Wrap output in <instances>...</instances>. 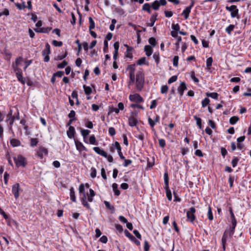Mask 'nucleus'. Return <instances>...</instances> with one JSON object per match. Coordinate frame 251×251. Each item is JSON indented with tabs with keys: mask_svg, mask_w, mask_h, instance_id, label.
Masks as SVG:
<instances>
[{
	"mask_svg": "<svg viewBox=\"0 0 251 251\" xmlns=\"http://www.w3.org/2000/svg\"><path fill=\"white\" fill-rule=\"evenodd\" d=\"M194 118L196 121L197 125L199 126L200 129H201L202 125H201V120L200 118L198 117L197 116H194Z\"/></svg>",
	"mask_w": 251,
	"mask_h": 251,
	"instance_id": "32",
	"label": "nucleus"
},
{
	"mask_svg": "<svg viewBox=\"0 0 251 251\" xmlns=\"http://www.w3.org/2000/svg\"><path fill=\"white\" fill-rule=\"evenodd\" d=\"M239 161V159L236 157H234L231 161L232 166L233 167H235Z\"/></svg>",
	"mask_w": 251,
	"mask_h": 251,
	"instance_id": "51",
	"label": "nucleus"
},
{
	"mask_svg": "<svg viewBox=\"0 0 251 251\" xmlns=\"http://www.w3.org/2000/svg\"><path fill=\"white\" fill-rule=\"evenodd\" d=\"M126 70L129 71V75H135L134 72L135 70V65L131 64L128 65L126 68Z\"/></svg>",
	"mask_w": 251,
	"mask_h": 251,
	"instance_id": "20",
	"label": "nucleus"
},
{
	"mask_svg": "<svg viewBox=\"0 0 251 251\" xmlns=\"http://www.w3.org/2000/svg\"><path fill=\"white\" fill-rule=\"evenodd\" d=\"M172 27L175 31H179L180 26L178 24H172Z\"/></svg>",
	"mask_w": 251,
	"mask_h": 251,
	"instance_id": "56",
	"label": "nucleus"
},
{
	"mask_svg": "<svg viewBox=\"0 0 251 251\" xmlns=\"http://www.w3.org/2000/svg\"><path fill=\"white\" fill-rule=\"evenodd\" d=\"M196 212V209L194 207H191L188 211L186 212V217L188 221L191 223L193 222L195 219L196 217L195 213Z\"/></svg>",
	"mask_w": 251,
	"mask_h": 251,
	"instance_id": "4",
	"label": "nucleus"
},
{
	"mask_svg": "<svg viewBox=\"0 0 251 251\" xmlns=\"http://www.w3.org/2000/svg\"><path fill=\"white\" fill-rule=\"evenodd\" d=\"M164 189L166 190L167 197L169 201L172 200V193L170 189H169V186L167 188L166 187H164Z\"/></svg>",
	"mask_w": 251,
	"mask_h": 251,
	"instance_id": "28",
	"label": "nucleus"
},
{
	"mask_svg": "<svg viewBox=\"0 0 251 251\" xmlns=\"http://www.w3.org/2000/svg\"><path fill=\"white\" fill-rule=\"evenodd\" d=\"M213 59L211 57L208 58L206 60V66L209 68L212 66Z\"/></svg>",
	"mask_w": 251,
	"mask_h": 251,
	"instance_id": "49",
	"label": "nucleus"
},
{
	"mask_svg": "<svg viewBox=\"0 0 251 251\" xmlns=\"http://www.w3.org/2000/svg\"><path fill=\"white\" fill-rule=\"evenodd\" d=\"M38 143V139L37 138H31L30 139V146L31 147L36 146Z\"/></svg>",
	"mask_w": 251,
	"mask_h": 251,
	"instance_id": "39",
	"label": "nucleus"
},
{
	"mask_svg": "<svg viewBox=\"0 0 251 251\" xmlns=\"http://www.w3.org/2000/svg\"><path fill=\"white\" fill-rule=\"evenodd\" d=\"M168 90V87L166 85L162 86L161 88V93L162 94H165L167 93Z\"/></svg>",
	"mask_w": 251,
	"mask_h": 251,
	"instance_id": "58",
	"label": "nucleus"
},
{
	"mask_svg": "<svg viewBox=\"0 0 251 251\" xmlns=\"http://www.w3.org/2000/svg\"><path fill=\"white\" fill-rule=\"evenodd\" d=\"M164 183L165 187L167 188L169 186V176L167 172H166L164 174Z\"/></svg>",
	"mask_w": 251,
	"mask_h": 251,
	"instance_id": "27",
	"label": "nucleus"
},
{
	"mask_svg": "<svg viewBox=\"0 0 251 251\" xmlns=\"http://www.w3.org/2000/svg\"><path fill=\"white\" fill-rule=\"evenodd\" d=\"M15 5L20 10H22L26 7V6L25 5V2H23L22 4H20L19 3H15Z\"/></svg>",
	"mask_w": 251,
	"mask_h": 251,
	"instance_id": "40",
	"label": "nucleus"
},
{
	"mask_svg": "<svg viewBox=\"0 0 251 251\" xmlns=\"http://www.w3.org/2000/svg\"><path fill=\"white\" fill-rule=\"evenodd\" d=\"M13 117V116H12V109H10V111L7 115V118L5 120V122L7 123Z\"/></svg>",
	"mask_w": 251,
	"mask_h": 251,
	"instance_id": "55",
	"label": "nucleus"
},
{
	"mask_svg": "<svg viewBox=\"0 0 251 251\" xmlns=\"http://www.w3.org/2000/svg\"><path fill=\"white\" fill-rule=\"evenodd\" d=\"M157 14L156 13H155L154 14H152L150 18V23L148 24V26L150 27H152L153 26L155 22L157 20Z\"/></svg>",
	"mask_w": 251,
	"mask_h": 251,
	"instance_id": "14",
	"label": "nucleus"
},
{
	"mask_svg": "<svg viewBox=\"0 0 251 251\" xmlns=\"http://www.w3.org/2000/svg\"><path fill=\"white\" fill-rule=\"evenodd\" d=\"M129 99L130 101H135L136 102H142L144 101L142 97L138 94L130 95Z\"/></svg>",
	"mask_w": 251,
	"mask_h": 251,
	"instance_id": "8",
	"label": "nucleus"
},
{
	"mask_svg": "<svg viewBox=\"0 0 251 251\" xmlns=\"http://www.w3.org/2000/svg\"><path fill=\"white\" fill-rule=\"evenodd\" d=\"M151 5L150 3H146L142 6V10L148 12L149 13H151Z\"/></svg>",
	"mask_w": 251,
	"mask_h": 251,
	"instance_id": "22",
	"label": "nucleus"
},
{
	"mask_svg": "<svg viewBox=\"0 0 251 251\" xmlns=\"http://www.w3.org/2000/svg\"><path fill=\"white\" fill-rule=\"evenodd\" d=\"M227 238V234L226 233V232H224L222 238V246L223 249L224 251H225L226 250V242Z\"/></svg>",
	"mask_w": 251,
	"mask_h": 251,
	"instance_id": "17",
	"label": "nucleus"
},
{
	"mask_svg": "<svg viewBox=\"0 0 251 251\" xmlns=\"http://www.w3.org/2000/svg\"><path fill=\"white\" fill-rule=\"evenodd\" d=\"M148 122L150 126L153 128L155 124V122H154L151 118H148Z\"/></svg>",
	"mask_w": 251,
	"mask_h": 251,
	"instance_id": "64",
	"label": "nucleus"
},
{
	"mask_svg": "<svg viewBox=\"0 0 251 251\" xmlns=\"http://www.w3.org/2000/svg\"><path fill=\"white\" fill-rule=\"evenodd\" d=\"M179 57L178 56H175L173 59V65L175 67H177L178 66V62Z\"/></svg>",
	"mask_w": 251,
	"mask_h": 251,
	"instance_id": "52",
	"label": "nucleus"
},
{
	"mask_svg": "<svg viewBox=\"0 0 251 251\" xmlns=\"http://www.w3.org/2000/svg\"><path fill=\"white\" fill-rule=\"evenodd\" d=\"M67 55V52L66 51L65 53L63 55H57L55 57V59L56 60H61L64 59V58H65Z\"/></svg>",
	"mask_w": 251,
	"mask_h": 251,
	"instance_id": "53",
	"label": "nucleus"
},
{
	"mask_svg": "<svg viewBox=\"0 0 251 251\" xmlns=\"http://www.w3.org/2000/svg\"><path fill=\"white\" fill-rule=\"evenodd\" d=\"M125 235L128 237L131 241L134 242L137 246L140 245V242L139 240H137L134 236L131 235L130 232L126 229L124 231Z\"/></svg>",
	"mask_w": 251,
	"mask_h": 251,
	"instance_id": "9",
	"label": "nucleus"
},
{
	"mask_svg": "<svg viewBox=\"0 0 251 251\" xmlns=\"http://www.w3.org/2000/svg\"><path fill=\"white\" fill-rule=\"evenodd\" d=\"M234 25H230L228 26H227L226 28V31L227 32V33L230 35L232 31L234 29Z\"/></svg>",
	"mask_w": 251,
	"mask_h": 251,
	"instance_id": "35",
	"label": "nucleus"
},
{
	"mask_svg": "<svg viewBox=\"0 0 251 251\" xmlns=\"http://www.w3.org/2000/svg\"><path fill=\"white\" fill-rule=\"evenodd\" d=\"M89 22L90 23L89 29V30H91L95 28V22H94V20H93L92 18L91 17H90L89 18Z\"/></svg>",
	"mask_w": 251,
	"mask_h": 251,
	"instance_id": "30",
	"label": "nucleus"
},
{
	"mask_svg": "<svg viewBox=\"0 0 251 251\" xmlns=\"http://www.w3.org/2000/svg\"><path fill=\"white\" fill-rule=\"evenodd\" d=\"M90 133V131L87 129H82L81 131V135L84 138V141L86 143H88V142L85 140V139Z\"/></svg>",
	"mask_w": 251,
	"mask_h": 251,
	"instance_id": "25",
	"label": "nucleus"
},
{
	"mask_svg": "<svg viewBox=\"0 0 251 251\" xmlns=\"http://www.w3.org/2000/svg\"><path fill=\"white\" fill-rule=\"evenodd\" d=\"M236 8H237V7L236 5H232L230 6H226V9L227 10L232 12V11H234Z\"/></svg>",
	"mask_w": 251,
	"mask_h": 251,
	"instance_id": "59",
	"label": "nucleus"
},
{
	"mask_svg": "<svg viewBox=\"0 0 251 251\" xmlns=\"http://www.w3.org/2000/svg\"><path fill=\"white\" fill-rule=\"evenodd\" d=\"M51 29V27H46V28H41L39 29V32L42 33H49L50 30Z\"/></svg>",
	"mask_w": 251,
	"mask_h": 251,
	"instance_id": "42",
	"label": "nucleus"
},
{
	"mask_svg": "<svg viewBox=\"0 0 251 251\" xmlns=\"http://www.w3.org/2000/svg\"><path fill=\"white\" fill-rule=\"evenodd\" d=\"M177 77L176 75H173L172 76H171L169 79L168 80V83L169 84H171L173 82H175L177 80Z\"/></svg>",
	"mask_w": 251,
	"mask_h": 251,
	"instance_id": "50",
	"label": "nucleus"
},
{
	"mask_svg": "<svg viewBox=\"0 0 251 251\" xmlns=\"http://www.w3.org/2000/svg\"><path fill=\"white\" fill-rule=\"evenodd\" d=\"M191 10V7H187L181 13V15H184L185 20L189 18Z\"/></svg>",
	"mask_w": 251,
	"mask_h": 251,
	"instance_id": "15",
	"label": "nucleus"
},
{
	"mask_svg": "<svg viewBox=\"0 0 251 251\" xmlns=\"http://www.w3.org/2000/svg\"><path fill=\"white\" fill-rule=\"evenodd\" d=\"M149 42L152 47H155L156 44V41L154 37L150 38L149 39Z\"/></svg>",
	"mask_w": 251,
	"mask_h": 251,
	"instance_id": "38",
	"label": "nucleus"
},
{
	"mask_svg": "<svg viewBox=\"0 0 251 251\" xmlns=\"http://www.w3.org/2000/svg\"><path fill=\"white\" fill-rule=\"evenodd\" d=\"M238 9L236 8L234 11L231 12V16L232 18L236 17L237 19H239V16L238 15Z\"/></svg>",
	"mask_w": 251,
	"mask_h": 251,
	"instance_id": "34",
	"label": "nucleus"
},
{
	"mask_svg": "<svg viewBox=\"0 0 251 251\" xmlns=\"http://www.w3.org/2000/svg\"><path fill=\"white\" fill-rule=\"evenodd\" d=\"M187 89L186 84L184 82H181L179 86L177 88V91L180 96L183 95L184 91Z\"/></svg>",
	"mask_w": 251,
	"mask_h": 251,
	"instance_id": "11",
	"label": "nucleus"
},
{
	"mask_svg": "<svg viewBox=\"0 0 251 251\" xmlns=\"http://www.w3.org/2000/svg\"><path fill=\"white\" fill-rule=\"evenodd\" d=\"M16 76L19 81H20L23 84L25 83L24 78L23 77L21 72H18L16 73Z\"/></svg>",
	"mask_w": 251,
	"mask_h": 251,
	"instance_id": "26",
	"label": "nucleus"
},
{
	"mask_svg": "<svg viewBox=\"0 0 251 251\" xmlns=\"http://www.w3.org/2000/svg\"><path fill=\"white\" fill-rule=\"evenodd\" d=\"M70 190V196L71 200L75 202L76 201V198L75 196V192L74 191V189L73 188V187H71Z\"/></svg>",
	"mask_w": 251,
	"mask_h": 251,
	"instance_id": "24",
	"label": "nucleus"
},
{
	"mask_svg": "<svg viewBox=\"0 0 251 251\" xmlns=\"http://www.w3.org/2000/svg\"><path fill=\"white\" fill-rule=\"evenodd\" d=\"M210 102V100L208 98H206L203 100H202L201 102V105L203 107H205L207 106Z\"/></svg>",
	"mask_w": 251,
	"mask_h": 251,
	"instance_id": "41",
	"label": "nucleus"
},
{
	"mask_svg": "<svg viewBox=\"0 0 251 251\" xmlns=\"http://www.w3.org/2000/svg\"><path fill=\"white\" fill-rule=\"evenodd\" d=\"M83 87L85 93L86 95H89L92 92V89L89 86H87L86 85H84L83 86Z\"/></svg>",
	"mask_w": 251,
	"mask_h": 251,
	"instance_id": "29",
	"label": "nucleus"
},
{
	"mask_svg": "<svg viewBox=\"0 0 251 251\" xmlns=\"http://www.w3.org/2000/svg\"><path fill=\"white\" fill-rule=\"evenodd\" d=\"M114 146H115V148H116V149L117 150V151H118V153L120 158L121 159H125V157L123 156V153L121 151V146H120V144L119 143V142L117 141H116L114 143Z\"/></svg>",
	"mask_w": 251,
	"mask_h": 251,
	"instance_id": "12",
	"label": "nucleus"
},
{
	"mask_svg": "<svg viewBox=\"0 0 251 251\" xmlns=\"http://www.w3.org/2000/svg\"><path fill=\"white\" fill-rule=\"evenodd\" d=\"M157 102L156 100H152L151 104L150 105V109H152L155 108L157 106Z\"/></svg>",
	"mask_w": 251,
	"mask_h": 251,
	"instance_id": "60",
	"label": "nucleus"
},
{
	"mask_svg": "<svg viewBox=\"0 0 251 251\" xmlns=\"http://www.w3.org/2000/svg\"><path fill=\"white\" fill-rule=\"evenodd\" d=\"M153 58L155 60L156 63L158 64L159 62V53L155 52L153 55Z\"/></svg>",
	"mask_w": 251,
	"mask_h": 251,
	"instance_id": "47",
	"label": "nucleus"
},
{
	"mask_svg": "<svg viewBox=\"0 0 251 251\" xmlns=\"http://www.w3.org/2000/svg\"><path fill=\"white\" fill-rule=\"evenodd\" d=\"M50 46L49 43H47L45 45V49L42 51V55L50 54Z\"/></svg>",
	"mask_w": 251,
	"mask_h": 251,
	"instance_id": "19",
	"label": "nucleus"
},
{
	"mask_svg": "<svg viewBox=\"0 0 251 251\" xmlns=\"http://www.w3.org/2000/svg\"><path fill=\"white\" fill-rule=\"evenodd\" d=\"M144 50L146 52V54L148 56H150L152 53V50L151 47L149 45H146L144 47Z\"/></svg>",
	"mask_w": 251,
	"mask_h": 251,
	"instance_id": "16",
	"label": "nucleus"
},
{
	"mask_svg": "<svg viewBox=\"0 0 251 251\" xmlns=\"http://www.w3.org/2000/svg\"><path fill=\"white\" fill-rule=\"evenodd\" d=\"M13 160L16 167L18 168L20 167H25L27 164L25 157L20 154L14 156Z\"/></svg>",
	"mask_w": 251,
	"mask_h": 251,
	"instance_id": "2",
	"label": "nucleus"
},
{
	"mask_svg": "<svg viewBox=\"0 0 251 251\" xmlns=\"http://www.w3.org/2000/svg\"><path fill=\"white\" fill-rule=\"evenodd\" d=\"M52 44L55 47H61L63 43L61 41H57L54 40L52 42Z\"/></svg>",
	"mask_w": 251,
	"mask_h": 251,
	"instance_id": "45",
	"label": "nucleus"
},
{
	"mask_svg": "<svg viewBox=\"0 0 251 251\" xmlns=\"http://www.w3.org/2000/svg\"><path fill=\"white\" fill-rule=\"evenodd\" d=\"M165 15L167 18L172 17L173 15V12L171 11L165 10L164 11Z\"/></svg>",
	"mask_w": 251,
	"mask_h": 251,
	"instance_id": "63",
	"label": "nucleus"
},
{
	"mask_svg": "<svg viewBox=\"0 0 251 251\" xmlns=\"http://www.w3.org/2000/svg\"><path fill=\"white\" fill-rule=\"evenodd\" d=\"M144 85V75L142 72H138L136 75V86L137 89L140 91Z\"/></svg>",
	"mask_w": 251,
	"mask_h": 251,
	"instance_id": "1",
	"label": "nucleus"
},
{
	"mask_svg": "<svg viewBox=\"0 0 251 251\" xmlns=\"http://www.w3.org/2000/svg\"><path fill=\"white\" fill-rule=\"evenodd\" d=\"M104 203L106 207L107 208L111 210H114L115 208L112 205H111L110 203L108 201H104Z\"/></svg>",
	"mask_w": 251,
	"mask_h": 251,
	"instance_id": "44",
	"label": "nucleus"
},
{
	"mask_svg": "<svg viewBox=\"0 0 251 251\" xmlns=\"http://www.w3.org/2000/svg\"><path fill=\"white\" fill-rule=\"evenodd\" d=\"M75 133V129L74 126H70L67 132V135L69 138H72L74 137Z\"/></svg>",
	"mask_w": 251,
	"mask_h": 251,
	"instance_id": "13",
	"label": "nucleus"
},
{
	"mask_svg": "<svg viewBox=\"0 0 251 251\" xmlns=\"http://www.w3.org/2000/svg\"><path fill=\"white\" fill-rule=\"evenodd\" d=\"M145 62H146V57H143L141 58L137 61V64L138 65H142L145 64Z\"/></svg>",
	"mask_w": 251,
	"mask_h": 251,
	"instance_id": "46",
	"label": "nucleus"
},
{
	"mask_svg": "<svg viewBox=\"0 0 251 251\" xmlns=\"http://www.w3.org/2000/svg\"><path fill=\"white\" fill-rule=\"evenodd\" d=\"M75 145L76 146V148L77 150L79 151H86L87 149L86 147L82 144V143L78 140H75Z\"/></svg>",
	"mask_w": 251,
	"mask_h": 251,
	"instance_id": "10",
	"label": "nucleus"
},
{
	"mask_svg": "<svg viewBox=\"0 0 251 251\" xmlns=\"http://www.w3.org/2000/svg\"><path fill=\"white\" fill-rule=\"evenodd\" d=\"M159 144L160 147L161 148H164L166 146V143L164 139H159Z\"/></svg>",
	"mask_w": 251,
	"mask_h": 251,
	"instance_id": "61",
	"label": "nucleus"
},
{
	"mask_svg": "<svg viewBox=\"0 0 251 251\" xmlns=\"http://www.w3.org/2000/svg\"><path fill=\"white\" fill-rule=\"evenodd\" d=\"M20 189V184L16 183L12 186V192L16 199L19 197V190Z\"/></svg>",
	"mask_w": 251,
	"mask_h": 251,
	"instance_id": "7",
	"label": "nucleus"
},
{
	"mask_svg": "<svg viewBox=\"0 0 251 251\" xmlns=\"http://www.w3.org/2000/svg\"><path fill=\"white\" fill-rule=\"evenodd\" d=\"M112 188L114 192V194L117 196H119L120 194V191L118 189V185L117 183H114L112 184Z\"/></svg>",
	"mask_w": 251,
	"mask_h": 251,
	"instance_id": "23",
	"label": "nucleus"
},
{
	"mask_svg": "<svg viewBox=\"0 0 251 251\" xmlns=\"http://www.w3.org/2000/svg\"><path fill=\"white\" fill-rule=\"evenodd\" d=\"M67 62L65 60H64L62 62L57 65V67L59 69H62L64 68L66 66H67Z\"/></svg>",
	"mask_w": 251,
	"mask_h": 251,
	"instance_id": "48",
	"label": "nucleus"
},
{
	"mask_svg": "<svg viewBox=\"0 0 251 251\" xmlns=\"http://www.w3.org/2000/svg\"><path fill=\"white\" fill-rule=\"evenodd\" d=\"M10 144L13 147H18L21 145V142L16 139H12L10 140Z\"/></svg>",
	"mask_w": 251,
	"mask_h": 251,
	"instance_id": "21",
	"label": "nucleus"
},
{
	"mask_svg": "<svg viewBox=\"0 0 251 251\" xmlns=\"http://www.w3.org/2000/svg\"><path fill=\"white\" fill-rule=\"evenodd\" d=\"M91 174H90V176H91V177L92 178H95L96 176V175H97V170L96 169L94 168V167H92L91 168Z\"/></svg>",
	"mask_w": 251,
	"mask_h": 251,
	"instance_id": "43",
	"label": "nucleus"
},
{
	"mask_svg": "<svg viewBox=\"0 0 251 251\" xmlns=\"http://www.w3.org/2000/svg\"><path fill=\"white\" fill-rule=\"evenodd\" d=\"M208 218L210 221H212L213 219V216L212 212V209L209 206L208 207V210L207 213Z\"/></svg>",
	"mask_w": 251,
	"mask_h": 251,
	"instance_id": "37",
	"label": "nucleus"
},
{
	"mask_svg": "<svg viewBox=\"0 0 251 251\" xmlns=\"http://www.w3.org/2000/svg\"><path fill=\"white\" fill-rule=\"evenodd\" d=\"M206 95L214 99H217L219 96L217 93H206Z\"/></svg>",
	"mask_w": 251,
	"mask_h": 251,
	"instance_id": "33",
	"label": "nucleus"
},
{
	"mask_svg": "<svg viewBox=\"0 0 251 251\" xmlns=\"http://www.w3.org/2000/svg\"><path fill=\"white\" fill-rule=\"evenodd\" d=\"M167 4L166 0H156L151 4V8L154 10H158L161 5L164 6Z\"/></svg>",
	"mask_w": 251,
	"mask_h": 251,
	"instance_id": "5",
	"label": "nucleus"
},
{
	"mask_svg": "<svg viewBox=\"0 0 251 251\" xmlns=\"http://www.w3.org/2000/svg\"><path fill=\"white\" fill-rule=\"evenodd\" d=\"M48 153V150L47 148L44 147L39 148L36 151V155L40 159H43L44 155H46Z\"/></svg>",
	"mask_w": 251,
	"mask_h": 251,
	"instance_id": "6",
	"label": "nucleus"
},
{
	"mask_svg": "<svg viewBox=\"0 0 251 251\" xmlns=\"http://www.w3.org/2000/svg\"><path fill=\"white\" fill-rule=\"evenodd\" d=\"M130 80L128 82V85L133 84L135 81V75H129Z\"/></svg>",
	"mask_w": 251,
	"mask_h": 251,
	"instance_id": "54",
	"label": "nucleus"
},
{
	"mask_svg": "<svg viewBox=\"0 0 251 251\" xmlns=\"http://www.w3.org/2000/svg\"><path fill=\"white\" fill-rule=\"evenodd\" d=\"M239 120V118L237 116H232L229 119V123L231 125L235 124Z\"/></svg>",
	"mask_w": 251,
	"mask_h": 251,
	"instance_id": "31",
	"label": "nucleus"
},
{
	"mask_svg": "<svg viewBox=\"0 0 251 251\" xmlns=\"http://www.w3.org/2000/svg\"><path fill=\"white\" fill-rule=\"evenodd\" d=\"M90 144L92 145H97L98 143L96 141V138L94 135H92L89 138Z\"/></svg>",
	"mask_w": 251,
	"mask_h": 251,
	"instance_id": "36",
	"label": "nucleus"
},
{
	"mask_svg": "<svg viewBox=\"0 0 251 251\" xmlns=\"http://www.w3.org/2000/svg\"><path fill=\"white\" fill-rule=\"evenodd\" d=\"M54 75V76H57V77H62L63 75H64V72L63 71H57V72L54 73L53 74Z\"/></svg>",
	"mask_w": 251,
	"mask_h": 251,
	"instance_id": "62",
	"label": "nucleus"
},
{
	"mask_svg": "<svg viewBox=\"0 0 251 251\" xmlns=\"http://www.w3.org/2000/svg\"><path fill=\"white\" fill-rule=\"evenodd\" d=\"M138 115V111H134L131 113V116L128 118V125L130 126H136L138 123V120L136 116Z\"/></svg>",
	"mask_w": 251,
	"mask_h": 251,
	"instance_id": "3",
	"label": "nucleus"
},
{
	"mask_svg": "<svg viewBox=\"0 0 251 251\" xmlns=\"http://www.w3.org/2000/svg\"><path fill=\"white\" fill-rule=\"evenodd\" d=\"M108 132H109V134L111 135V136H114L116 134V131H115V129L114 127H110L108 129Z\"/></svg>",
	"mask_w": 251,
	"mask_h": 251,
	"instance_id": "57",
	"label": "nucleus"
},
{
	"mask_svg": "<svg viewBox=\"0 0 251 251\" xmlns=\"http://www.w3.org/2000/svg\"><path fill=\"white\" fill-rule=\"evenodd\" d=\"M81 202L82 205L87 207L88 209H90V205L88 204V203L87 201L86 200V196L85 194V193L83 194V197L81 198Z\"/></svg>",
	"mask_w": 251,
	"mask_h": 251,
	"instance_id": "18",
	"label": "nucleus"
}]
</instances>
